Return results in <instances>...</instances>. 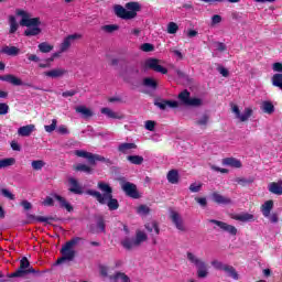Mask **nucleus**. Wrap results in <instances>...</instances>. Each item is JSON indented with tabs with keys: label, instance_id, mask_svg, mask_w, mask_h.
I'll return each mask as SVG.
<instances>
[{
	"label": "nucleus",
	"instance_id": "nucleus-1",
	"mask_svg": "<svg viewBox=\"0 0 282 282\" xmlns=\"http://www.w3.org/2000/svg\"><path fill=\"white\" fill-rule=\"evenodd\" d=\"M97 187L102 194L96 189H87L86 195H90L102 206L107 204L109 210H118L120 203H118V198H113V187L105 182H98Z\"/></svg>",
	"mask_w": 282,
	"mask_h": 282
},
{
	"label": "nucleus",
	"instance_id": "nucleus-2",
	"mask_svg": "<svg viewBox=\"0 0 282 282\" xmlns=\"http://www.w3.org/2000/svg\"><path fill=\"white\" fill-rule=\"evenodd\" d=\"M74 155L87 160L89 165L85 163H78L77 165H74V171H77L79 173H86V175L94 174V166H96L97 162H104V164H106L107 166H112L113 164V161L111 159H107L100 154H94L85 150H75Z\"/></svg>",
	"mask_w": 282,
	"mask_h": 282
},
{
	"label": "nucleus",
	"instance_id": "nucleus-3",
	"mask_svg": "<svg viewBox=\"0 0 282 282\" xmlns=\"http://www.w3.org/2000/svg\"><path fill=\"white\" fill-rule=\"evenodd\" d=\"M126 8L128 10L120 4H116L115 6L116 17H118L119 19H123L124 21H131V19H135V17H138V12L142 10V6L140 4V2H135V1L128 2L126 4Z\"/></svg>",
	"mask_w": 282,
	"mask_h": 282
},
{
	"label": "nucleus",
	"instance_id": "nucleus-4",
	"mask_svg": "<svg viewBox=\"0 0 282 282\" xmlns=\"http://www.w3.org/2000/svg\"><path fill=\"white\" fill-rule=\"evenodd\" d=\"M80 241H83V238H80V237H74L70 240H68L62 247V249H61L62 257L55 261V265H61V264L65 263V261H74V259L76 257V251L72 248H74V246H78V243H80Z\"/></svg>",
	"mask_w": 282,
	"mask_h": 282
},
{
	"label": "nucleus",
	"instance_id": "nucleus-5",
	"mask_svg": "<svg viewBox=\"0 0 282 282\" xmlns=\"http://www.w3.org/2000/svg\"><path fill=\"white\" fill-rule=\"evenodd\" d=\"M149 236L142 230H137L135 238L126 237L121 240V246L124 250H133V248H140L144 241H148Z\"/></svg>",
	"mask_w": 282,
	"mask_h": 282
},
{
	"label": "nucleus",
	"instance_id": "nucleus-6",
	"mask_svg": "<svg viewBox=\"0 0 282 282\" xmlns=\"http://www.w3.org/2000/svg\"><path fill=\"white\" fill-rule=\"evenodd\" d=\"M119 184L127 197H131V199H140V197H142V195H140V192L138 191V185H135L134 183H131L124 177H121L119 178Z\"/></svg>",
	"mask_w": 282,
	"mask_h": 282
},
{
	"label": "nucleus",
	"instance_id": "nucleus-7",
	"mask_svg": "<svg viewBox=\"0 0 282 282\" xmlns=\"http://www.w3.org/2000/svg\"><path fill=\"white\" fill-rule=\"evenodd\" d=\"M15 14L17 17H22L20 25L23 28H39L41 25V18H30V13L25 10L17 9Z\"/></svg>",
	"mask_w": 282,
	"mask_h": 282
},
{
	"label": "nucleus",
	"instance_id": "nucleus-8",
	"mask_svg": "<svg viewBox=\"0 0 282 282\" xmlns=\"http://www.w3.org/2000/svg\"><path fill=\"white\" fill-rule=\"evenodd\" d=\"M178 100L186 107H202V105H204L200 98H191V91H188V89H184L178 94Z\"/></svg>",
	"mask_w": 282,
	"mask_h": 282
},
{
	"label": "nucleus",
	"instance_id": "nucleus-9",
	"mask_svg": "<svg viewBox=\"0 0 282 282\" xmlns=\"http://www.w3.org/2000/svg\"><path fill=\"white\" fill-rule=\"evenodd\" d=\"M30 268H32V265H30V260L23 257L20 260V267L18 270L11 274H8V279H23V276L28 275V270H30Z\"/></svg>",
	"mask_w": 282,
	"mask_h": 282
},
{
	"label": "nucleus",
	"instance_id": "nucleus-10",
	"mask_svg": "<svg viewBox=\"0 0 282 282\" xmlns=\"http://www.w3.org/2000/svg\"><path fill=\"white\" fill-rule=\"evenodd\" d=\"M3 83H10V85H13L14 87H21V86L32 87L36 91H41V87L33 86L30 83H23V80L21 78L17 77L15 75H12V74L4 75Z\"/></svg>",
	"mask_w": 282,
	"mask_h": 282
},
{
	"label": "nucleus",
	"instance_id": "nucleus-11",
	"mask_svg": "<svg viewBox=\"0 0 282 282\" xmlns=\"http://www.w3.org/2000/svg\"><path fill=\"white\" fill-rule=\"evenodd\" d=\"M208 221L209 224H215V226H218L223 232H228V235H231V237H236L237 227L217 219H209Z\"/></svg>",
	"mask_w": 282,
	"mask_h": 282
},
{
	"label": "nucleus",
	"instance_id": "nucleus-12",
	"mask_svg": "<svg viewBox=\"0 0 282 282\" xmlns=\"http://www.w3.org/2000/svg\"><path fill=\"white\" fill-rule=\"evenodd\" d=\"M145 67L148 69H153L158 74H169V69L166 67L160 65V59L158 58H149L145 61Z\"/></svg>",
	"mask_w": 282,
	"mask_h": 282
},
{
	"label": "nucleus",
	"instance_id": "nucleus-13",
	"mask_svg": "<svg viewBox=\"0 0 282 282\" xmlns=\"http://www.w3.org/2000/svg\"><path fill=\"white\" fill-rule=\"evenodd\" d=\"M212 202L218 206H230L232 204V198L221 195L219 192L212 193Z\"/></svg>",
	"mask_w": 282,
	"mask_h": 282
},
{
	"label": "nucleus",
	"instance_id": "nucleus-14",
	"mask_svg": "<svg viewBox=\"0 0 282 282\" xmlns=\"http://www.w3.org/2000/svg\"><path fill=\"white\" fill-rule=\"evenodd\" d=\"M170 219L172 220L177 230H181V232H184V230H186V228L184 227V220L182 219V216H180V213L175 210L170 212Z\"/></svg>",
	"mask_w": 282,
	"mask_h": 282
},
{
	"label": "nucleus",
	"instance_id": "nucleus-15",
	"mask_svg": "<svg viewBox=\"0 0 282 282\" xmlns=\"http://www.w3.org/2000/svg\"><path fill=\"white\" fill-rule=\"evenodd\" d=\"M78 39H80V34H78V33L70 34V35L66 36L59 46L61 52H67V50H69V47H72V42L76 41Z\"/></svg>",
	"mask_w": 282,
	"mask_h": 282
},
{
	"label": "nucleus",
	"instance_id": "nucleus-16",
	"mask_svg": "<svg viewBox=\"0 0 282 282\" xmlns=\"http://www.w3.org/2000/svg\"><path fill=\"white\" fill-rule=\"evenodd\" d=\"M68 184H69V193H73V195H83L84 191H83V186H80V183H78V180L70 177L68 180Z\"/></svg>",
	"mask_w": 282,
	"mask_h": 282
},
{
	"label": "nucleus",
	"instance_id": "nucleus-17",
	"mask_svg": "<svg viewBox=\"0 0 282 282\" xmlns=\"http://www.w3.org/2000/svg\"><path fill=\"white\" fill-rule=\"evenodd\" d=\"M155 107H159L162 111H165V109L169 107L170 109H175L180 107V104L177 101L173 100H164L161 99L160 101H154Z\"/></svg>",
	"mask_w": 282,
	"mask_h": 282
},
{
	"label": "nucleus",
	"instance_id": "nucleus-18",
	"mask_svg": "<svg viewBox=\"0 0 282 282\" xmlns=\"http://www.w3.org/2000/svg\"><path fill=\"white\" fill-rule=\"evenodd\" d=\"M35 129H36V126L34 124H26V126L20 127L18 129V135H21L22 138H30V135L34 133Z\"/></svg>",
	"mask_w": 282,
	"mask_h": 282
},
{
	"label": "nucleus",
	"instance_id": "nucleus-19",
	"mask_svg": "<svg viewBox=\"0 0 282 282\" xmlns=\"http://www.w3.org/2000/svg\"><path fill=\"white\" fill-rule=\"evenodd\" d=\"M67 74V69L65 68H54L47 72H44V76L47 78H63Z\"/></svg>",
	"mask_w": 282,
	"mask_h": 282
},
{
	"label": "nucleus",
	"instance_id": "nucleus-20",
	"mask_svg": "<svg viewBox=\"0 0 282 282\" xmlns=\"http://www.w3.org/2000/svg\"><path fill=\"white\" fill-rule=\"evenodd\" d=\"M138 149V145L135 143H120L117 148V151L119 153H122L123 155H127V153H131V151Z\"/></svg>",
	"mask_w": 282,
	"mask_h": 282
},
{
	"label": "nucleus",
	"instance_id": "nucleus-21",
	"mask_svg": "<svg viewBox=\"0 0 282 282\" xmlns=\"http://www.w3.org/2000/svg\"><path fill=\"white\" fill-rule=\"evenodd\" d=\"M28 219H30L31 221H39L40 224H52L51 221H55L56 219L52 216L50 217H45V216H35L32 214H28Z\"/></svg>",
	"mask_w": 282,
	"mask_h": 282
},
{
	"label": "nucleus",
	"instance_id": "nucleus-22",
	"mask_svg": "<svg viewBox=\"0 0 282 282\" xmlns=\"http://www.w3.org/2000/svg\"><path fill=\"white\" fill-rule=\"evenodd\" d=\"M273 208H274V200L272 199L264 202V204H262L260 207L263 217H270V214L272 213Z\"/></svg>",
	"mask_w": 282,
	"mask_h": 282
},
{
	"label": "nucleus",
	"instance_id": "nucleus-23",
	"mask_svg": "<svg viewBox=\"0 0 282 282\" xmlns=\"http://www.w3.org/2000/svg\"><path fill=\"white\" fill-rule=\"evenodd\" d=\"M54 198L59 203L61 208H65L67 213H72L74 210V206H72V204L65 199V197L55 194Z\"/></svg>",
	"mask_w": 282,
	"mask_h": 282
},
{
	"label": "nucleus",
	"instance_id": "nucleus-24",
	"mask_svg": "<svg viewBox=\"0 0 282 282\" xmlns=\"http://www.w3.org/2000/svg\"><path fill=\"white\" fill-rule=\"evenodd\" d=\"M196 268L198 279H206L208 276V264L205 261H202Z\"/></svg>",
	"mask_w": 282,
	"mask_h": 282
},
{
	"label": "nucleus",
	"instance_id": "nucleus-25",
	"mask_svg": "<svg viewBox=\"0 0 282 282\" xmlns=\"http://www.w3.org/2000/svg\"><path fill=\"white\" fill-rule=\"evenodd\" d=\"M225 166H231L232 169H241V161L235 158H226L223 160Z\"/></svg>",
	"mask_w": 282,
	"mask_h": 282
},
{
	"label": "nucleus",
	"instance_id": "nucleus-26",
	"mask_svg": "<svg viewBox=\"0 0 282 282\" xmlns=\"http://www.w3.org/2000/svg\"><path fill=\"white\" fill-rule=\"evenodd\" d=\"M269 193H272L273 195H282V181L270 183Z\"/></svg>",
	"mask_w": 282,
	"mask_h": 282
},
{
	"label": "nucleus",
	"instance_id": "nucleus-27",
	"mask_svg": "<svg viewBox=\"0 0 282 282\" xmlns=\"http://www.w3.org/2000/svg\"><path fill=\"white\" fill-rule=\"evenodd\" d=\"M100 111H101V113H104V116H107V118H110L112 120H122V118H123L122 116L118 115L110 108H101Z\"/></svg>",
	"mask_w": 282,
	"mask_h": 282
},
{
	"label": "nucleus",
	"instance_id": "nucleus-28",
	"mask_svg": "<svg viewBox=\"0 0 282 282\" xmlns=\"http://www.w3.org/2000/svg\"><path fill=\"white\" fill-rule=\"evenodd\" d=\"M234 219H236V221L242 223L254 221V215L250 213L238 214L234 217Z\"/></svg>",
	"mask_w": 282,
	"mask_h": 282
},
{
	"label": "nucleus",
	"instance_id": "nucleus-29",
	"mask_svg": "<svg viewBox=\"0 0 282 282\" xmlns=\"http://www.w3.org/2000/svg\"><path fill=\"white\" fill-rule=\"evenodd\" d=\"M76 113H82L84 118H91L94 116V111L87 108V106H78L75 108Z\"/></svg>",
	"mask_w": 282,
	"mask_h": 282
},
{
	"label": "nucleus",
	"instance_id": "nucleus-30",
	"mask_svg": "<svg viewBox=\"0 0 282 282\" xmlns=\"http://www.w3.org/2000/svg\"><path fill=\"white\" fill-rule=\"evenodd\" d=\"M20 50L17 46H3L1 50L2 54H7V56H18Z\"/></svg>",
	"mask_w": 282,
	"mask_h": 282
},
{
	"label": "nucleus",
	"instance_id": "nucleus-31",
	"mask_svg": "<svg viewBox=\"0 0 282 282\" xmlns=\"http://www.w3.org/2000/svg\"><path fill=\"white\" fill-rule=\"evenodd\" d=\"M167 182H170V184H178V182H180V172H177V170H171L167 173Z\"/></svg>",
	"mask_w": 282,
	"mask_h": 282
},
{
	"label": "nucleus",
	"instance_id": "nucleus-32",
	"mask_svg": "<svg viewBox=\"0 0 282 282\" xmlns=\"http://www.w3.org/2000/svg\"><path fill=\"white\" fill-rule=\"evenodd\" d=\"M224 272H226L228 276L234 279V281H239V273L237 272V269H235V267L227 264Z\"/></svg>",
	"mask_w": 282,
	"mask_h": 282
},
{
	"label": "nucleus",
	"instance_id": "nucleus-33",
	"mask_svg": "<svg viewBox=\"0 0 282 282\" xmlns=\"http://www.w3.org/2000/svg\"><path fill=\"white\" fill-rule=\"evenodd\" d=\"M127 161L130 162V164H134L135 166H140L144 163V156L142 155H128Z\"/></svg>",
	"mask_w": 282,
	"mask_h": 282
},
{
	"label": "nucleus",
	"instance_id": "nucleus-34",
	"mask_svg": "<svg viewBox=\"0 0 282 282\" xmlns=\"http://www.w3.org/2000/svg\"><path fill=\"white\" fill-rule=\"evenodd\" d=\"M109 279L110 281H115V282H117L119 279H121L122 282H131V279L129 278V275L120 271H118L113 275H110Z\"/></svg>",
	"mask_w": 282,
	"mask_h": 282
},
{
	"label": "nucleus",
	"instance_id": "nucleus-35",
	"mask_svg": "<svg viewBox=\"0 0 282 282\" xmlns=\"http://www.w3.org/2000/svg\"><path fill=\"white\" fill-rule=\"evenodd\" d=\"M261 110L263 113L272 116V112L274 111V104H272V101H263L261 105Z\"/></svg>",
	"mask_w": 282,
	"mask_h": 282
},
{
	"label": "nucleus",
	"instance_id": "nucleus-36",
	"mask_svg": "<svg viewBox=\"0 0 282 282\" xmlns=\"http://www.w3.org/2000/svg\"><path fill=\"white\" fill-rule=\"evenodd\" d=\"M42 30L39 26H28L24 31V36H39Z\"/></svg>",
	"mask_w": 282,
	"mask_h": 282
},
{
	"label": "nucleus",
	"instance_id": "nucleus-37",
	"mask_svg": "<svg viewBox=\"0 0 282 282\" xmlns=\"http://www.w3.org/2000/svg\"><path fill=\"white\" fill-rule=\"evenodd\" d=\"M96 224L99 232H107V224L105 223V217L97 216L96 217Z\"/></svg>",
	"mask_w": 282,
	"mask_h": 282
},
{
	"label": "nucleus",
	"instance_id": "nucleus-38",
	"mask_svg": "<svg viewBox=\"0 0 282 282\" xmlns=\"http://www.w3.org/2000/svg\"><path fill=\"white\" fill-rule=\"evenodd\" d=\"M37 48L40 50V52L42 54H50V52H52V50H54V45H51L47 42H42L37 45Z\"/></svg>",
	"mask_w": 282,
	"mask_h": 282
},
{
	"label": "nucleus",
	"instance_id": "nucleus-39",
	"mask_svg": "<svg viewBox=\"0 0 282 282\" xmlns=\"http://www.w3.org/2000/svg\"><path fill=\"white\" fill-rule=\"evenodd\" d=\"M271 83L273 87H278L282 91V74L281 73L274 74L271 78Z\"/></svg>",
	"mask_w": 282,
	"mask_h": 282
},
{
	"label": "nucleus",
	"instance_id": "nucleus-40",
	"mask_svg": "<svg viewBox=\"0 0 282 282\" xmlns=\"http://www.w3.org/2000/svg\"><path fill=\"white\" fill-rule=\"evenodd\" d=\"M9 24H10L9 34H14V32L19 30V23L17 22V18L14 15H9Z\"/></svg>",
	"mask_w": 282,
	"mask_h": 282
},
{
	"label": "nucleus",
	"instance_id": "nucleus-41",
	"mask_svg": "<svg viewBox=\"0 0 282 282\" xmlns=\"http://www.w3.org/2000/svg\"><path fill=\"white\" fill-rule=\"evenodd\" d=\"M143 87H149L150 89H158V82L154 78L145 77L143 79Z\"/></svg>",
	"mask_w": 282,
	"mask_h": 282
},
{
	"label": "nucleus",
	"instance_id": "nucleus-42",
	"mask_svg": "<svg viewBox=\"0 0 282 282\" xmlns=\"http://www.w3.org/2000/svg\"><path fill=\"white\" fill-rule=\"evenodd\" d=\"M187 260L189 261V263H192L193 265H195V268H197L199 265V263L204 260L199 259L197 256H195L193 252L188 251L187 253Z\"/></svg>",
	"mask_w": 282,
	"mask_h": 282
},
{
	"label": "nucleus",
	"instance_id": "nucleus-43",
	"mask_svg": "<svg viewBox=\"0 0 282 282\" xmlns=\"http://www.w3.org/2000/svg\"><path fill=\"white\" fill-rule=\"evenodd\" d=\"M235 182H237L240 186H248V184L254 183V177L250 176L249 178L246 177H236Z\"/></svg>",
	"mask_w": 282,
	"mask_h": 282
},
{
	"label": "nucleus",
	"instance_id": "nucleus-44",
	"mask_svg": "<svg viewBox=\"0 0 282 282\" xmlns=\"http://www.w3.org/2000/svg\"><path fill=\"white\" fill-rule=\"evenodd\" d=\"M17 163L14 158H8L0 160V169H8V166H13Z\"/></svg>",
	"mask_w": 282,
	"mask_h": 282
},
{
	"label": "nucleus",
	"instance_id": "nucleus-45",
	"mask_svg": "<svg viewBox=\"0 0 282 282\" xmlns=\"http://www.w3.org/2000/svg\"><path fill=\"white\" fill-rule=\"evenodd\" d=\"M145 229L148 232H155V235H160V226L158 225V221H152L151 224H145Z\"/></svg>",
	"mask_w": 282,
	"mask_h": 282
},
{
	"label": "nucleus",
	"instance_id": "nucleus-46",
	"mask_svg": "<svg viewBox=\"0 0 282 282\" xmlns=\"http://www.w3.org/2000/svg\"><path fill=\"white\" fill-rule=\"evenodd\" d=\"M250 118H252V108H246L245 112L242 115L240 113V117H238V120H240V122H247Z\"/></svg>",
	"mask_w": 282,
	"mask_h": 282
},
{
	"label": "nucleus",
	"instance_id": "nucleus-47",
	"mask_svg": "<svg viewBox=\"0 0 282 282\" xmlns=\"http://www.w3.org/2000/svg\"><path fill=\"white\" fill-rule=\"evenodd\" d=\"M209 120L210 117L208 115H203L200 119L195 121V124H197V127H204V129H206V127H208Z\"/></svg>",
	"mask_w": 282,
	"mask_h": 282
},
{
	"label": "nucleus",
	"instance_id": "nucleus-48",
	"mask_svg": "<svg viewBox=\"0 0 282 282\" xmlns=\"http://www.w3.org/2000/svg\"><path fill=\"white\" fill-rule=\"evenodd\" d=\"M101 30L107 32V34H112V32L120 30V26L118 24H106L101 26Z\"/></svg>",
	"mask_w": 282,
	"mask_h": 282
},
{
	"label": "nucleus",
	"instance_id": "nucleus-49",
	"mask_svg": "<svg viewBox=\"0 0 282 282\" xmlns=\"http://www.w3.org/2000/svg\"><path fill=\"white\" fill-rule=\"evenodd\" d=\"M31 166L34 171H41L45 166V162L43 160H35L32 161Z\"/></svg>",
	"mask_w": 282,
	"mask_h": 282
},
{
	"label": "nucleus",
	"instance_id": "nucleus-50",
	"mask_svg": "<svg viewBox=\"0 0 282 282\" xmlns=\"http://www.w3.org/2000/svg\"><path fill=\"white\" fill-rule=\"evenodd\" d=\"M177 30H180V26L175 22H170L167 24V34H177Z\"/></svg>",
	"mask_w": 282,
	"mask_h": 282
},
{
	"label": "nucleus",
	"instance_id": "nucleus-51",
	"mask_svg": "<svg viewBox=\"0 0 282 282\" xmlns=\"http://www.w3.org/2000/svg\"><path fill=\"white\" fill-rule=\"evenodd\" d=\"M0 195H2V197H6L7 199H11V202H14V199H17L14 194H12V192H10L8 188H2Z\"/></svg>",
	"mask_w": 282,
	"mask_h": 282
},
{
	"label": "nucleus",
	"instance_id": "nucleus-52",
	"mask_svg": "<svg viewBox=\"0 0 282 282\" xmlns=\"http://www.w3.org/2000/svg\"><path fill=\"white\" fill-rule=\"evenodd\" d=\"M56 124H58V121L56 119H53L50 126H45L44 129L46 133H52L53 131H56Z\"/></svg>",
	"mask_w": 282,
	"mask_h": 282
},
{
	"label": "nucleus",
	"instance_id": "nucleus-53",
	"mask_svg": "<svg viewBox=\"0 0 282 282\" xmlns=\"http://www.w3.org/2000/svg\"><path fill=\"white\" fill-rule=\"evenodd\" d=\"M137 213L138 215H149V213H151V209L147 205H140L137 208Z\"/></svg>",
	"mask_w": 282,
	"mask_h": 282
},
{
	"label": "nucleus",
	"instance_id": "nucleus-54",
	"mask_svg": "<svg viewBox=\"0 0 282 282\" xmlns=\"http://www.w3.org/2000/svg\"><path fill=\"white\" fill-rule=\"evenodd\" d=\"M212 265L216 269V270H221L224 272V270H226V267L228 264H224L223 262H220L219 260H214L212 261Z\"/></svg>",
	"mask_w": 282,
	"mask_h": 282
},
{
	"label": "nucleus",
	"instance_id": "nucleus-55",
	"mask_svg": "<svg viewBox=\"0 0 282 282\" xmlns=\"http://www.w3.org/2000/svg\"><path fill=\"white\" fill-rule=\"evenodd\" d=\"M10 111V106L6 102L0 104V116H6Z\"/></svg>",
	"mask_w": 282,
	"mask_h": 282
},
{
	"label": "nucleus",
	"instance_id": "nucleus-56",
	"mask_svg": "<svg viewBox=\"0 0 282 282\" xmlns=\"http://www.w3.org/2000/svg\"><path fill=\"white\" fill-rule=\"evenodd\" d=\"M195 202L202 206V208H206L208 206V200L206 197H195Z\"/></svg>",
	"mask_w": 282,
	"mask_h": 282
},
{
	"label": "nucleus",
	"instance_id": "nucleus-57",
	"mask_svg": "<svg viewBox=\"0 0 282 282\" xmlns=\"http://www.w3.org/2000/svg\"><path fill=\"white\" fill-rule=\"evenodd\" d=\"M78 94V90L72 89V90H66L62 93L63 98H73V96H76Z\"/></svg>",
	"mask_w": 282,
	"mask_h": 282
},
{
	"label": "nucleus",
	"instance_id": "nucleus-58",
	"mask_svg": "<svg viewBox=\"0 0 282 282\" xmlns=\"http://www.w3.org/2000/svg\"><path fill=\"white\" fill-rule=\"evenodd\" d=\"M265 218L269 219L271 224H279V214L276 213L269 214V217Z\"/></svg>",
	"mask_w": 282,
	"mask_h": 282
},
{
	"label": "nucleus",
	"instance_id": "nucleus-59",
	"mask_svg": "<svg viewBox=\"0 0 282 282\" xmlns=\"http://www.w3.org/2000/svg\"><path fill=\"white\" fill-rule=\"evenodd\" d=\"M141 50H142V52H153L154 46L151 43H143L141 45Z\"/></svg>",
	"mask_w": 282,
	"mask_h": 282
},
{
	"label": "nucleus",
	"instance_id": "nucleus-60",
	"mask_svg": "<svg viewBox=\"0 0 282 282\" xmlns=\"http://www.w3.org/2000/svg\"><path fill=\"white\" fill-rule=\"evenodd\" d=\"M189 191L191 193H199V191H202V184H198V185L196 183L191 184Z\"/></svg>",
	"mask_w": 282,
	"mask_h": 282
},
{
	"label": "nucleus",
	"instance_id": "nucleus-61",
	"mask_svg": "<svg viewBox=\"0 0 282 282\" xmlns=\"http://www.w3.org/2000/svg\"><path fill=\"white\" fill-rule=\"evenodd\" d=\"M145 129L148 131H154L155 130V121H153V120L145 121Z\"/></svg>",
	"mask_w": 282,
	"mask_h": 282
},
{
	"label": "nucleus",
	"instance_id": "nucleus-62",
	"mask_svg": "<svg viewBox=\"0 0 282 282\" xmlns=\"http://www.w3.org/2000/svg\"><path fill=\"white\" fill-rule=\"evenodd\" d=\"M28 61H30V63H40L41 57L35 54H29Z\"/></svg>",
	"mask_w": 282,
	"mask_h": 282
},
{
	"label": "nucleus",
	"instance_id": "nucleus-63",
	"mask_svg": "<svg viewBox=\"0 0 282 282\" xmlns=\"http://www.w3.org/2000/svg\"><path fill=\"white\" fill-rule=\"evenodd\" d=\"M57 132L61 133V135H67L69 133V130L65 126H59Z\"/></svg>",
	"mask_w": 282,
	"mask_h": 282
},
{
	"label": "nucleus",
	"instance_id": "nucleus-64",
	"mask_svg": "<svg viewBox=\"0 0 282 282\" xmlns=\"http://www.w3.org/2000/svg\"><path fill=\"white\" fill-rule=\"evenodd\" d=\"M272 69L273 72H279V74H282V63L281 62L274 63L272 66Z\"/></svg>",
	"mask_w": 282,
	"mask_h": 282
}]
</instances>
